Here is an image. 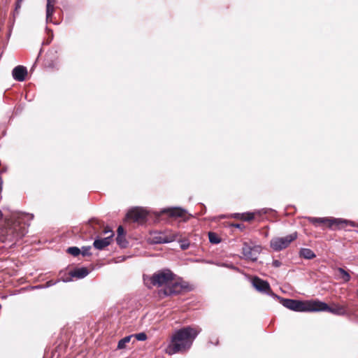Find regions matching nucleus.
Returning <instances> with one entry per match:
<instances>
[{"instance_id":"nucleus-12","label":"nucleus","mask_w":358,"mask_h":358,"mask_svg":"<svg viewBox=\"0 0 358 358\" xmlns=\"http://www.w3.org/2000/svg\"><path fill=\"white\" fill-rule=\"evenodd\" d=\"M179 234L177 233L170 232L168 234H159L155 237V243H168L178 240Z\"/></svg>"},{"instance_id":"nucleus-2","label":"nucleus","mask_w":358,"mask_h":358,"mask_svg":"<svg viewBox=\"0 0 358 358\" xmlns=\"http://www.w3.org/2000/svg\"><path fill=\"white\" fill-rule=\"evenodd\" d=\"M175 278L174 273L169 269L159 270L152 275H143V282L146 287L152 288V287H166L171 280Z\"/></svg>"},{"instance_id":"nucleus-24","label":"nucleus","mask_w":358,"mask_h":358,"mask_svg":"<svg viewBox=\"0 0 358 358\" xmlns=\"http://www.w3.org/2000/svg\"><path fill=\"white\" fill-rule=\"evenodd\" d=\"M138 341H143L147 339V336L145 333H138L133 335Z\"/></svg>"},{"instance_id":"nucleus-14","label":"nucleus","mask_w":358,"mask_h":358,"mask_svg":"<svg viewBox=\"0 0 358 358\" xmlns=\"http://www.w3.org/2000/svg\"><path fill=\"white\" fill-rule=\"evenodd\" d=\"M27 75V68L23 66H17L15 67L12 71V76L13 78L19 82L24 81Z\"/></svg>"},{"instance_id":"nucleus-10","label":"nucleus","mask_w":358,"mask_h":358,"mask_svg":"<svg viewBox=\"0 0 358 358\" xmlns=\"http://www.w3.org/2000/svg\"><path fill=\"white\" fill-rule=\"evenodd\" d=\"M148 213L143 208H136L127 213V217L133 220L134 222H141L145 220Z\"/></svg>"},{"instance_id":"nucleus-4","label":"nucleus","mask_w":358,"mask_h":358,"mask_svg":"<svg viewBox=\"0 0 358 358\" xmlns=\"http://www.w3.org/2000/svg\"><path fill=\"white\" fill-rule=\"evenodd\" d=\"M282 304L284 307L296 312H315V300L302 301L285 299Z\"/></svg>"},{"instance_id":"nucleus-26","label":"nucleus","mask_w":358,"mask_h":358,"mask_svg":"<svg viewBox=\"0 0 358 358\" xmlns=\"http://www.w3.org/2000/svg\"><path fill=\"white\" fill-rule=\"evenodd\" d=\"M90 249H91L90 246L83 247L82 250L80 251V253H82L83 256L90 255L91 254L90 252Z\"/></svg>"},{"instance_id":"nucleus-17","label":"nucleus","mask_w":358,"mask_h":358,"mask_svg":"<svg viewBox=\"0 0 358 358\" xmlns=\"http://www.w3.org/2000/svg\"><path fill=\"white\" fill-rule=\"evenodd\" d=\"M299 254L301 257L307 259H312L315 257V253L309 248H302Z\"/></svg>"},{"instance_id":"nucleus-22","label":"nucleus","mask_w":358,"mask_h":358,"mask_svg":"<svg viewBox=\"0 0 358 358\" xmlns=\"http://www.w3.org/2000/svg\"><path fill=\"white\" fill-rule=\"evenodd\" d=\"M117 243L122 248H126L127 245V241H126L124 236H117L116 238Z\"/></svg>"},{"instance_id":"nucleus-32","label":"nucleus","mask_w":358,"mask_h":358,"mask_svg":"<svg viewBox=\"0 0 358 358\" xmlns=\"http://www.w3.org/2000/svg\"><path fill=\"white\" fill-rule=\"evenodd\" d=\"M236 227H238V228H240V227H241V224H237L236 225Z\"/></svg>"},{"instance_id":"nucleus-15","label":"nucleus","mask_w":358,"mask_h":358,"mask_svg":"<svg viewBox=\"0 0 358 358\" xmlns=\"http://www.w3.org/2000/svg\"><path fill=\"white\" fill-rule=\"evenodd\" d=\"M89 274V271L85 267L76 268L71 271L70 275L71 277H75L78 279L83 278Z\"/></svg>"},{"instance_id":"nucleus-19","label":"nucleus","mask_w":358,"mask_h":358,"mask_svg":"<svg viewBox=\"0 0 358 358\" xmlns=\"http://www.w3.org/2000/svg\"><path fill=\"white\" fill-rule=\"evenodd\" d=\"M133 335L125 336L119 341L117 344L118 349H124L126 347L127 343H129Z\"/></svg>"},{"instance_id":"nucleus-9","label":"nucleus","mask_w":358,"mask_h":358,"mask_svg":"<svg viewBox=\"0 0 358 358\" xmlns=\"http://www.w3.org/2000/svg\"><path fill=\"white\" fill-rule=\"evenodd\" d=\"M104 234H110V235L104 238H96L94 240L93 245L96 249L102 250L106 246L109 245L112 237L114 236V233L112 229L109 227H106L104 231Z\"/></svg>"},{"instance_id":"nucleus-30","label":"nucleus","mask_w":358,"mask_h":358,"mask_svg":"<svg viewBox=\"0 0 358 358\" xmlns=\"http://www.w3.org/2000/svg\"><path fill=\"white\" fill-rule=\"evenodd\" d=\"M226 266L228 267V268H232L234 270H238V268L236 267H235L234 266H233L232 264L226 265Z\"/></svg>"},{"instance_id":"nucleus-5","label":"nucleus","mask_w":358,"mask_h":358,"mask_svg":"<svg viewBox=\"0 0 358 358\" xmlns=\"http://www.w3.org/2000/svg\"><path fill=\"white\" fill-rule=\"evenodd\" d=\"M329 312L336 315H347L346 306L339 304H334L333 306H329L327 303L315 300V312Z\"/></svg>"},{"instance_id":"nucleus-6","label":"nucleus","mask_w":358,"mask_h":358,"mask_svg":"<svg viewBox=\"0 0 358 358\" xmlns=\"http://www.w3.org/2000/svg\"><path fill=\"white\" fill-rule=\"evenodd\" d=\"M296 238V232L289 234L285 237H275L271 240L270 246L274 251L278 252L287 248Z\"/></svg>"},{"instance_id":"nucleus-31","label":"nucleus","mask_w":358,"mask_h":358,"mask_svg":"<svg viewBox=\"0 0 358 358\" xmlns=\"http://www.w3.org/2000/svg\"><path fill=\"white\" fill-rule=\"evenodd\" d=\"M24 234L22 233V234H17V237H22Z\"/></svg>"},{"instance_id":"nucleus-18","label":"nucleus","mask_w":358,"mask_h":358,"mask_svg":"<svg viewBox=\"0 0 358 358\" xmlns=\"http://www.w3.org/2000/svg\"><path fill=\"white\" fill-rule=\"evenodd\" d=\"M235 218L241 219L244 221H251L255 217V214L253 213H236L234 215Z\"/></svg>"},{"instance_id":"nucleus-20","label":"nucleus","mask_w":358,"mask_h":358,"mask_svg":"<svg viewBox=\"0 0 358 358\" xmlns=\"http://www.w3.org/2000/svg\"><path fill=\"white\" fill-rule=\"evenodd\" d=\"M338 271L341 275V278L344 282H347L350 281L351 277L350 275L343 268H338Z\"/></svg>"},{"instance_id":"nucleus-28","label":"nucleus","mask_w":358,"mask_h":358,"mask_svg":"<svg viewBox=\"0 0 358 358\" xmlns=\"http://www.w3.org/2000/svg\"><path fill=\"white\" fill-rule=\"evenodd\" d=\"M22 1V0L17 1L16 5H15V12H17V10L20 8Z\"/></svg>"},{"instance_id":"nucleus-7","label":"nucleus","mask_w":358,"mask_h":358,"mask_svg":"<svg viewBox=\"0 0 358 358\" xmlns=\"http://www.w3.org/2000/svg\"><path fill=\"white\" fill-rule=\"evenodd\" d=\"M187 286L182 282L175 281L174 279L171 280L170 283L163 290L159 291L160 296H171L180 293L183 289H186Z\"/></svg>"},{"instance_id":"nucleus-27","label":"nucleus","mask_w":358,"mask_h":358,"mask_svg":"<svg viewBox=\"0 0 358 358\" xmlns=\"http://www.w3.org/2000/svg\"><path fill=\"white\" fill-rule=\"evenodd\" d=\"M117 236H124V228L122 226H119L117 230Z\"/></svg>"},{"instance_id":"nucleus-33","label":"nucleus","mask_w":358,"mask_h":358,"mask_svg":"<svg viewBox=\"0 0 358 358\" xmlns=\"http://www.w3.org/2000/svg\"><path fill=\"white\" fill-rule=\"evenodd\" d=\"M357 293H358V289H357Z\"/></svg>"},{"instance_id":"nucleus-11","label":"nucleus","mask_w":358,"mask_h":358,"mask_svg":"<svg viewBox=\"0 0 358 358\" xmlns=\"http://www.w3.org/2000/svg\"><path fill=\"white\" fill-rule=\"evenodd\" d=\"M162 213H167L170 217H181L184 220L188 219L187 211L180 208H170L162 210Z\"/></svg>"},{"instance_id":"nucleus-1","label":"nucleus","mask_w":358,"mask_h":358,"mask_svg":"<svg viewBox=\"0 0 358 358\" xmlns=\"http://www.w3.org/2000/svg\"><path fill=\"white\" fill-rule=\"evenodd\" d=\"M200 328L183 327L176 331L171 337V343L166 348V353L172 355L187 351L200 333Z\"/></svg>"},{"instance_id":"nucleus-3","label":"nucleus","mask_w":358,"mask_h":358,"mask_svg":"<svg viewBox=\"0 0 358 358\" xmlns=\"http://www.w3.org/2000/svg\"><path fill=\"white\" fill-rule=\"evenodd\" d=\"M310 222L315 225L320 224H327L332 229H346L348 226L358 227L355 222L341 219V218H328V217H308Z\"/></svg>"},{"instance_id":"nucleus-16","label":"nucleus","mask_w":358,"mask_h":358,"mask_svg":"<svg viewBox=\"0 0 358 358\" xmlns=\"http://www.w3.org/2000/svg\"><path fill=\"white\" fill-rule=\"evenodd\" d=\"M55 0H47L46 5V21L47 22H50L52 21V17L53 15L55 8Z\"/></svg>"},{"instance_id":"nucleus-29","label":"nucleus","mask_w":358,"mask_h":358,"mask_svg":"<svg viewBox=\"0 0 358 358\" xmlns=\"http://www.w3.org/2000/svg\"><path fill=\"white\" fill-rule=\"evenodd\" d=\"M273 265L275 267H279L281 265V262L279 260H274L273 262Z\"/></svg>"},{"instance_id":"nucleus-23","label":"nucleus","mask_w":358,"mask_h":358,"mask_svg":"<svg viewBox=\"0 0 358 358\" xmlns=\"http://www.w3.org/2000/svg\"><path fill=\"white\" fill-rule=\"evenodd\" d=\"M68 253L76 257L80 253V250L77 247H70L67 249Z\"/></svg>"},{"instance_id":"nucleus-13","label":"nucleus","mask_w":358,"mask_h":358,"mask_svg":"<svg viewBox=\"0 0 358 358\" xmlns=\"http://www.w3.org/2000/svg\"><path fill=\"white\" fill-rule=\"evenodd\" d=\"M252 284L253 287L259 292L267 293L270 290L269 284L258 277L252 278Z\"/></svg>"},{"instance_id":"nucleus-25","label":"nucleus","mask_w":358,"mask_h":358,"mask_svg":"<svg viewBox=\"0 0 358 358\" xmlns=\"http://www.w3.org/2000/svg\"><path fill=\"white\" fill-rule=\"evenodd\" d=\"M180 237V236H178ZM178 241L180 242V248L182 249V250H186L189 248V243L187 241H180L179 238H178Z\"/></svg>"},{"instance_id":"nucleus-21","label":"nucleus","mask_w":358,"mask_h":358,"mask_svg":"<svg viewBox=\"0 0 358 358\" xmlns=\"http://www.w3.org/2000/svg\"><path fill=\"white\" fill-rule=\"evenodd\" d=\"M208 238L209 241L211 243L217 244L221 241L220 238L217 236V235L213 232L208 233Z\"/></svg>"},{"instance_id":"nucleus-8","label":"nucleus","mask_w":358,"mask_h":358,"mask_svg":"<svg viewBox=\"0 0 358 358\" xmlns=\"http://www.w3.org/2000/svg\"><path fill=\"white\" fill-rule=\"evenodd\" d=\"M261 252V247L259 245L251 246L244 243L242 248V252L245 259L252 262L257 261L258 255Z\"/></svg>"}]
</instances>
